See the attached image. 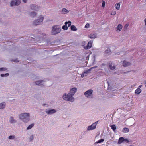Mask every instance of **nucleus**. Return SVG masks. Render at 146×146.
Returning a JSON list of instances; mask_svg holds the SVG:
<instances>
[{"instance_id":"f257e3e1","label":"nucleus","mask_w":146,"mask_h":146,"mask_svg":"<svg viewBox=\"0 0 146 146\" xmlns=\"http://www.w3.org/2000/svg\"><path fill=\"white\" fill-rule=\"evenodd\" d=\"M77 91V88H73L71 89L70 90V92L67 95L66 94H64L63 96V98L64 100L67 101L72 102L74 100V98L73 96L74 94Z\"/></svg>"},{"instance_id":"f03ea898","label":"nucleus","mask_w":146,"mask_h":146,"mask_svg":"<svg viewBox=\"0 0 146 146\" xmlns=\"http://www.w3.org/2000/svg\"><path fill=\"white\" fill-rule=\"evenodd\" d=\"M19 118L25 122H27L29 121V113H24L21 114L19 115Z\"/></svg>"},{"instance_id":"7ed1b4c3","label":"nucleus","mask_w":146,"mask_h":146,"mask_svg":"<svg viewBox=\"0 0 146 146\" xmlns=\"http://www.w3.org/2000/svg\"><path fill=\"white\" fill-rule=\"evenodd\" d=\"M61 30V28L59 26L55 25L52 27L51 33L52 35H56L60 33Z\"/></svg>"},{"instance_id":"20e7f679","label":"nucleus","mask_w":146,"mask_h":146,"mask_svg":"<svg viewBox=\"0 0 146 146\" xmlns=\"http://www.w3.org/2000/svg\"><path fill=\"white\" fill-rule=\"evenodd\" d=\"M93 90L91 89H89L84 93L85 96L88 98H92L93 97Z\"/></svg>"},{"instance_id":"39448f33","label":"nucleus","mask_w":146,"mask_h":146,"mask_svg":"<svg viewBox=\"0 0 146 146\" xmlns=\"http://www.w3.org/2000/svg\"><path fill=\"white\" fill-rule=\"evenodd\" d=\"M44 18L42 16H40V18L37 20H35L33 23V24L35 25H37L40 24L43 21Z\"/></svg>"},{"instance_id":"423d86ee","label":"nucleus","mask_w":146,"mask_h":146,"mask_svg":"<svg viewBox=\"0 0 146 146\" xmlns=\"http://www.w3.org/2000/svg\"><path fill=\"white\" fill-rule=\"evenodd\" d=\"M65 24L62 26V29L64 30H67L68 27L71 26V22L70 21H68V22L66 21L65 23Z\"/></svg>"},{"instance_id":"0eeeda50","label":"nucleus","mask_w":146,"mask_h":146,"mask_svg":"<svg viewBox=\"0 0 146 146\" xmlns=\"http://www.w3.org/2000/svg\"><path fill=\"white\" fill-rule=\"evenodd\" d=\"M98 122V121H97L92 124L91 126H88L87 128V130H91L95 129Z\"/></svg>"},{"instance_id":"6e6552de","label":"nucleus","mask_w":146,"mask_h":146,"mask_svg":"<svg viewBox=\"0 0 146 146\" xmlns=\"http://www.w3.org/2000/svg\"><path fill=\"white\" fill-rule=\"evenodd\" d=\"M20 3V0H13L11 1L10 5L11 6L14 5H18Z\"/></svg>"},{"instance_id":"1a4fd4ad","label":"nucleus","mask_w":146,"mask_h":146,"mask_svg":"<svg viewBox=\"0 0 146 146\" xmlns=\"http://www.w3.org/2000/svg\"><path fill=\"white\" fill-rule=\"evenodd\" d=\"M56 111L54 109H47L46 110V113L49 114H52L54 113Z\"/></svg>"},{"instance_id":"9d476101","label":"nucleus","mask_w":146,"mask_h":146,"mask_svg":"<svg viewBox=\"0 0 146 146\" xmlns=\"http://www.w3.org/2000/svg\"><path fill=\"white\" fill-rule=\"evenodd\" d=\"M92 42H93L92 41H89L86 46H84V48L85 49H88L90 48L92 46Z\"/></svg>"},{"instance_id":"9b49d317","label":"nucleus","mask_w":146,"mask_h":146,"mask_svg":"<svg viewBox=\"0 0 146 146\" xmlns=\"http://www.w3.org/2000/svg\"><path fill=\"white\" fill-rule=\"evenodd\" d=\"M30 8L31 9L35 10H37L39 9L38 6L35 5H31L30 6Z\"/></svg>"},{"instance_id":"f8f14e48","label":"nucleus","mask_w":146,"mask_h":146,"mask_svg":"<svg viewBox=\"0 0 146 146\" xmlns=\"http://www.w3.org/2000/svg\"><path fill=\"white\" fill-rule=\"evenodd\" d=\"M123 26L121 24H119L116 27V30L117 32H119L122 29Z\"/></svg>"},{"instance_id":"ddd939ff","label":"nucleus","mask_w":146,"mask_h":146,"mask_svg":"<svg viewBox=\"0 0 146 146\" xmlns=\"http://www.w3.org/2000/svg\"><path fill=\"white\" fill-rule=\"evenodd\" d=\"M123 64L124 67H126L129 66L131 64L129 62L124 61L123 62Z\"/></svg>"},{"instance_id":"4468645a","label":"nucleus","mask_w":146,"mask_h":146,"mask_svg":"<svg viewBox=\"0 0 146 146\" xmlns=\"http://www.w3.org/2000/svg\"><path fill=\"white\" fill-rule=\"evenodd\" d=\"M89 37L92 39H94L97 37L96 34L95 33H91L88 36Z\"/></svg>"},{"instance_id":"2eb2a0df","label":"nucleus","mask_w":146,"mask_h":146,"mask_svg":"<svg viewBox=\"0 0 146 146\" xmlns=\"http://www.w3.org/2000/svg\"><path fill=\"white\" fill-rule=\"evenodd\" d=\"M124 141V138L123 137H120L119 139L118 143L119 144H121Z\"/></svg>"},{"instance_id":"dca6fc26","label":"nucleus","mask_w":146,"mask_h":146,"mask_svg":"<svg viewBox=\"0 0 146 146\" xmlns=\"http://www.w3.org/2000/svg\"><path fill=\"white\" fill-rule=\"evenodd\" d=\"M141 92H142V90L141 89H139V88H137L135 90V94H139L140 93H141Z\"/></svg>"},{"instance_id":"f3484780","label":"nucleus","mask_w":146,"mask_h":146,"mask_svg":"<svg viewBox=\"0 0 146 146\" xmlns=\"http://www.w3.org/2000/svg\"><path fill=\"white\" fill-rule=\"evenodd\" d=\"M71 29L74 31H76L77 30V29L76 27L74 25H72L71 26Z\"/></svg>"},{"instance_id":"a211bd4d","label":"nucleus","mask_w":146,"mask_h":146,"mask_svg":"<svg viewBox=\"0 0 146 146\" xmlns=\"http://www.w3.org/2000/svg\"><path fill=\"white\" fill-rule=\"evenodd\" d=\"M5 106V104L4 103H2L0 104V109H3Z\"/></svg>"},{"instance_id":"6ab92c4d","label":"nucleus","mask_w":146,"mask_h":146,"mask_svg":"<svg viewBox=\"0 0 146 146\" xmlns=\"http://www.w3.org/2000/svg\"><path fill=\"white\" fill-rule=\"evenodd\" d=\"M110 69L112 70L114 69L115 68V65L114 64L111 63V64L110 65Z\"/></svg>"},{"instance_id":"aec40b11","label":"nucleus","mask_w":146,"mask_h":146,"mask_svg":"<svg viewBox=\"0 0 146 146\" xmlns=\"http://www.w3.org/2000/svg\"><path fill=\"white\" fill-rule=\"evenodd\" d=\"M123 131L124 133H127L129 132V129L125 127L123 128Z\"/></svg>"},{"instance_id":"412c9836","label":"nucleus","mask_w":146,"mask_h":146,"mask_svg":"<svg viewBox=\"0 0 146 146\" xmlns=\"http://www.w3.org/2000/svg\"><path fill=\"white\" fill-rule=\"evenodd\" d=\"M120 4L119 3L116 4L115 5V8L116 9L119 10V9Z\"/></svg>"},{"instance_id":"4be33fe9","label":"nucleus","mask_w":146,"mask_h":146,"mask_svg":"<svg viewBox=\"0 0 146 146\" xmlns=\"http://www.w3.org/2000/svg\"><path fill=\"white\" fill-rule=\"evenodd\" d=\"M104 139H101L98 140L95 143H99L102 142H103L104 141Z\"/></svg>"},{"instance_id":"5701e85b","label":"nucleus","mask_w":146,"mask_h":146,"mask_svg":"<svg viewBox=\"0 0 146 146\" xmlns=\"http://www.w3.org/2000/svg\"><path fill=\"white\" fill-rule=\"evenodd\" d=\"M36 15V13L35 12H31L30 13V15L33 17H35Z\"/></svg>"},{"instance_id":"b1692460","label":"nucleus","mask_w":146,"mask_h":146,"mask_svg":"<svg viewBox=\"0 0 146 146\" xmlns=\"http://www.w3.org/2000/svg\"><path fill=\"white\" fill-rule=\"evenodd\" d=\"M111 129L113 131H115L116 129V127L115 125H112L110 126Z\"/></svg>"},{"instance_id":"393cba45","label":"nucleus","mask_w":146,"mask_h":146,"mask_svg":"<svg viewBox=\"0 0 146 146\" xmlns=\"http://www.w3.org/2000/svg\"><path fill=\"white\" fill-rule=\"evenodd\" d=\"M34 125V124H32L30 125L27 128V129L28 130L32 128V127H33Z\"/></svg>"},{"instance_id":"a878e982","label":"nucleus","mask_w":146,"mask_h":146,"mask_svg":"<svg viewBox=\"0 0 146 146\" xmlns=\"http://www.w3.org/2000/svg\"><path fill=\"white\" fill-rule=\"evenodd\" d=\"M62 12L66 14V13L68 12V11L65 8H63L62 10Z\"/></svg>"},{"instance_id":"bb28decb","label":"nucleus","mask_w":146,"mask_h":146,"mask_svg":"<svg viewBox=\"0 0 146 146\" xmlns=\"http://www.w3.org/2000/svg\"><path fill=\"white\" fill-rule=\"evenodd\" d=\"M43 81V80H39V81H36V82H35V83L36 84V85H39L41 82H42Z\"/></svg>"},{"instance_id":"cd10ccee","label":"nucleus","mask_w":146,"mask_h":146,"mask_svg":"<svg viewBox=\"0 0 146 146\" xmlns=\"http://www.w3.org/2000/svg\"><path fill=\"white\" fill-rule=\"evenodd\" d=\"M9 75V74L8 73H6L5 74H1V76L2 77H7Z\"/></svg>"},{"instance_id":"c85d7f7f","label":"nucleus","mask_w":146,"mask_h":146,"mask_svg":"<svg viewBox=\"0 0 146 146\" xmlns=\"http://www.w3.org/2000/svg\"><path fill=\"white\" fill-rule=\"evenodd\" d=\"M10 121L11 123L15 122V121L14 119L12 117H11L10 118Z\"/></svg>"},{"instance_id":"c756f323","label":"nucleus","mask_w":146,"mask_h":146,"mask_svg":"<svg viewBox=\"0 0 146 146\" xmlns=\"http://www.w3.org/2000/svg\"><path fill=\"white\" fill-rule=\"evenodd\" d=\"M102 7H104L105 6V2L104 1L102 0Z\"/></svg>"},{"instance_id":"7c9ffc66","label":"nucleus","mask_w":146,"mask_h":146,"mask_svg":"<svg viewBox=\"0 0 146 146\" xmlns=\"http://www.w3.org/2000/svg\"><path fill=\"white\" fill-rule=\"evenodd\" d=\"M129 25V24L128 23L126 24L124 27V28L125 29V30H127V27H128Z\"/></svg>"},{"instance_id":"2f4dec72","label":"nucleus","mask_w":146,"mask_h":146,"mask_svg":"<svg viewBox=\"0 0 146 146\" xmlns=\"http://www.w3.org/2000/svg\"><path fill=\"white\" fill-rule=\"evenodd\" d=\"M15 138V136L14 135H10L9 137V139H13Z\"/></svg>"},{"instance_id":"473e14b6","label":"nucleus","mask_w":146,"mask_h":146,"mask_svg":"<svg viewBox=\"0 0 146 146\" xmlns=\"http://www.w3.org/2000/svg\"><path fill=\"white\" fill-rule=\"evenodd\" d=\"M7 69V68H0V71H3L6 70Z\"/></svg>"},{"instance_id":"72a5a7b5","label":"nucleus","mask_w":146,"mask_h":146,"mask_svg":"<svg viewBox=\"0 0 146 146\" xmlns=\"http://www.w3.org/2000/svg\"><path fill=\"white\" fill-rule=\"evenodd\" d=\"M116 13V11H113L111 12V15H115Z\"/></svg>"},{"instance_id":"f704fd0d","label":"nucleus","mask_w":146,"mask_h":146,"mask_svg":"<svg viewBox=\"0 0 146 146\" xmlns=\"http://www.w3.org/2000/svg\"><path fill=\"white\" fill-rule=\"evenodd\" d=\"M90 26V25L88 23L86 24L85 25V27L86 28H89Z\"/></svg>"},{"instance_id":"c9c22d12","label":"nucleus","mask_w":146,"mask_h":146,"mask_svg":"<svg viewBox=\"0 0 146 146\" xmlns=\"http://www.w3.org/2000/svg\"><path fill=\"white\" fill-rule=\"evenodd\" d=\"M110 52V48H108L105 51V53L106 54H107Z\"/></svg>"},{"instance_id":"e433bc0d","label":"nucleus","mask_w":146,"mask_h":146,"mask_svg":"<svg viewBox=\"0 0 146 146\" xmlns=\"http://www.w3.org/2000/svg\"><path fill=\"white\" fill-rule=\"evenodd\" d=\"M129 142V140L127 139H124V141H123V142H125V143H127Z\"/></svg>"},{"instance_id":"4c0bfd02","label":"nucleus","mask_w":146,"mask_h":146,"mask_svg":"<svg viewBox=\"0 0 146 146\" xmlns=\"http://www.w3.org/2000/svg\"><path fill=\"white\" fill-rule=\"evenodd\" d=\"M142 86V85H140L139 86L138 88H139L140 89V88H141Z\"/></svg>"},{"instance_id":"58836bf2","label":"nucleus","mask_w":146,"mask_h":146,"mask_svg":"<svg viewBox=\"0 0 146 146\" xmlns=\"http://www.w3.org/2000/svg\"><path fill=\"white\" fill-rule=\"evenodd\" d=\"M144 84L145 85V86L146 87V81H144Z\"/></svg>"},{"instance_id":"ea45409f","label":"nucleus","mask_w":146,"mask_h":146,"mask_svg":"<svg viewBox=\"0 0 146 146\" xmlns=\"http://www.w3.org/2000/svg\"><path fill=\"white\" fill-rule=\"evenodd\" d=\"M23 1L25 3H26L27 2V0H23Z\"/></svg>"},{"instance_id":"a19ab883","label":"nucleus","mask_w":146,"mask_h":146,"mask_svg":"<svg viewBox=\"0 0 146 146\" xmlns=\"http://www.w3.org/2000/svg\"><path fill=\"white\" fill-rule=\"evenodd\" d=\"M144 21L145 23V25H146V18H145L144 20Z\"/></svg>"},{"instance_id":"79ce46f5","label":"nucleus","mask_w":146,"mask_h":146,"mask_svg":"<svg viewBox=\"0 0 146 146\" xmlns=\"http://www.w3.org/2000/svg\"><path fill=\"white\" fill-rule=\"evenodd\" d=\"M14 62H19V61L17 60H15Z\"/></svg>"},{"instance_id":"37998d69","label":"nucleus","mask_w":146,"mask_h":146,"mask_svg":"<svg viewBox=\"0 0 146 146\" xmlns=\"http://www.w3.org/2000/svg\"><path fill=\"white\" fill-rule=\"evenodd\" d=\"M33 138V136H31L30 137V139L31 140Z\"/></svg>"},{"instance_id":"c03bdc74","label":"nucleus","mask_w":146,"mask_h":146,"mask_svg":"<svg viewBox=\"0 0 146 146\" xmlns=\"http://www.w3.org/2000/svg\"><path fill=\"white\" fill-rule=\"evenodd\" d=\"M97 67V66H95L94 67H92V68H96Z\"/></svg>"},{"instance_id":"a18cd8bd","label":"nucleus","mask_w":146,"mask_h":146,"mask_svg":"<svg viewBox=\"0 0 146 146\" xmlns=\"http://www.w3.org/2000/svg\"><path fill=\"white\" fill-rule=\"evenodd\" d=\"M107 83H108V87L109 86V83L107 81Z\"/></svg>"},{"instance_id":"49530a36","label":"nucleus","mask_w":146,"mask_h":146,"mask_svg":"<svg viewBox=\"0 0 146 146\" xmlns=\"http://www.w3.org/2000/svg\"><path fill=\"white\" fill-rule=\"evenodd\" d=\"M90 69L89 70H88L87 71V72H88V71H90Z\"/></svg>"},{"instance_id":"de8ad7c7","label":"nucleus","mask_w":146,"mask_h":146,"mask_svg":"<svg viewBox=\"0 0 146 146\" xmlns=\"http://www.w3.org/2000/svg\"><path fill=\"white\" fill-rule=\"evenodd\" d=\"M110 91H113V90H111V89H110Z\"/></svg>"},{"instance_id":"09e8293b","label":"nucleus","mask_w":146,"mask_h":146,"mask_svg":"<svg viewBox=\"0 0 146 146\" xmlns=\"http://www.w3.org/2000/svg\"><path fill=\"white\" fill-rule=\"evenodd\" d=\"M131 104H133V102L132 101H131Z\"/></svg>"},{"instance_id":"8fccbe9b","label":"nucleus","mask_w":146,"mask_h":146,"mask_svg":"<svg viewBox=\"0 0 146 146\" xmlns=\"http://www.w3.org/2000/svg\"><path fill=\"white\" fill-rule=\"evenodd\" d=\"M130 146H134L132 145H130Z\"/></svg>"}]
</instances>
